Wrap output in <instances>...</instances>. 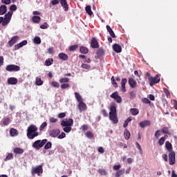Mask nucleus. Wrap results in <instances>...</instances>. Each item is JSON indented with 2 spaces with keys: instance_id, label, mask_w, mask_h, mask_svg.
I'll use <instances>...</instances> for the list:
<instances>
[{
  "instance_id": "0eeeda50",
  "label": "nucleus",
  "mask_w": 177,
  "mask_h": 177,
  "mask_svg": "<svg viewBox=\"0 0 177 177\" xmlns=\"http://www.w3.org/2000/svg\"><path fill=\"white\" fill-rule=\"evenodd\" d=\"M73 124H74V120L71 118H69L67 120H62L61 122V125L62 127H73Z\"/></svg>"
},
{
  "instance_id": "79ce46f5",
  "label": "nucleus",
  "mask_w": 177,
  "mask_h": 177,
  "mask_svg": "<svg viewBox=\"0 0 177 177\" xmlns=\"http://www.w3.org/2000/svg\"><path fill=\"white\" fill-rule=\"evenodd\" d=\"M65 128L63 129L64 132H66V133H69V132H71V127L70 126H64Z\"/></svg>"
},
{
  "instance_id": "f3484780",
  "label": "nucleus",
  "mask_w": 177,
  "mask_h": 177,
  "mask_svg": "<svg viewBox=\"0 0 177 177\" xmlns=\"http://www.w3.org/2000/svg\"><path fill=\"white\" fill-rule=\"evenodd\" d=\"M129 84L130 85L131 88H136L138 86L136 80L132 77L129 78Z\"/></svg>"
},
{
  "instance_id": "8fccbe9b",
  "label": "nucleus",
  "mask_w": 177,
  "mask_h": 177,
  "mask_svg": "<svg viewBox=\"0 0 177 177\" xmlns=\"http://www.w3.org/2000/svg\"><path fill=\"white\" fill-rule=\"evenodd\" d=\"M70 87V84L68 83H64L61 84V88L62 89H67Z\"/></svg>"
},
{
  "instance_id": "c756f323",
  "label": "nucleus",
  "mask_w": 177,
  "mask_h": 177,
  "mask_svg": "<svg viewBox=\"0 0 177 177\" xmlns=\"http://www.w3.org/2000/svg\"><path fill=\"white\" fill-rule=\"evenodd\" d=\"M165 148L167 151H169L170 153L172 152V144L169 142V141H167L165 142Z\"/></svg>"
},
{
  "instance_id": "393cba45",
  "label": "nucleus",
  "mask_w": 177,
  "mask_h": 177,
  "mask_svg": "<svg viewBox=\"0 0 177 177\" xmlns=\"http://www.w3.org/2000/svg\"><path fill=\"white\" fill-rule=\"evenodd\" d=\"M80 52L83 55H86V53L89 52V50L88 49V48L82 46L80 47Z\"/></svg>"
},
{
  "instance_id": "9b49d317",
  "label": "nucleus",
  "mask_w": 177,
  "mask_h": 177,
  "mask_svg": "<svg viewBox=\"0 0 177 177\" xmlns=\"http://www.w3.org/2000/svg\"><path fill=\"white\" fill-rule=\"evenodd\" d=\"M77 107H78L80 113L82 111H85V110H86V109H88V107L86 106V104L82 101H80V102H79Z\"/></svg>"
},
{
  "instance_id": "5701e85b",
  "label": "nucleus",
  "mask_w": 177,
  "mask_h": 177,
  "mask_svg": "<svg viewBox=\"0 0 177 177\" xmlns=\"http://www.w3.org/2000/svg\"><path fill=\"white\" fill-rule=\"evenodd\" d=\"M106 30L108 32H109V35L112 38H115V33H114V31L113 30V29H111V27H110V26H106Z\"/></svg>"
},
{
  "instance_id": "c03bdc74",
  "label": "nucleus",
  "mask_w": 177,
  "mask_h": 177,
  "mask_svg": "<svg viewBox=\"0 0 177 177\" xmlns=\"http://www.w3.org/2000/svg\"><path fill=\"white\" fill-rule=\"evenodd\" d=\"M10 160H13V154L12 153H8L6 158L4 159V161H9Z\"/></svg>"
},
{
  "instance_id": "4be33fe9",
  "label": "nucleus",
  "mask_w": 177,
  "mask_h": 177,
  "mask_svg": "<svg viewBox=\"0 0 177 177\" xmlns=\"http://www.w3.org/2000/svg\"><path fill=\"white\" fill-rule=\"evenodd\" d=\"M8 12V7L6 5H2L0 6V16L5 15Z\"/></svg>"
},
{
  "instance_id": "37998d69",
  "label": "nucleus",
  "mask_w": 177,
  "mask_h": 177,
  "mask_svg": "<svg viewBox=\"0 0 177 177\" xmlns=\"http://www.w3.org/2000/svg\"><path fill=\"white\" fill-rule=\"evenodd\" d=\"M12 15H13V12L9 11V12L5 15V19H7L8 20H10V19H12Z\"/></svg>"
},
{
  "instance_id": "f8f14e48",
  "label": "nucleus",
  "mask_w": 177,
  "mask_h": 177,
  "mask_svg": "<svg viewBox=\"0 0 177 177\" xmlns=\"http://www.w3.org/2000/svg\"><path fill=\"white\" fill-rule=\"evenodd\" d=\"M127 82H128V80H127V78L122 79V82H121V91L123 93H125V92H127V88L125 87V85L127 84Z\"/></svg>"
},
{
  "instance_id": "473e14b6",
  "label": "nucleus",
  "mask_w": 177,
  "mask_h": 177,
  "mask_svg": "<svg viewBox=\"0 0 177 177\" xmlns=\"http://www.w3.org/2000/svg\"><path fill=\"white\" fill-rule=\"evenodd\" d=\"M124 136L126 140H129L131 138V133L129 132V131H128V129L124 130Z\"/></svg>"
},
{
  "instance_id": "58836bf2",
  "label": "nucleus",
  "mask_w": 177,
  "mask_h": 177,
  "mask_svg": "<svg viewBox=\"0 0 177 177\" xmlns=\"http://www.w3.org/2000/svg\"><path fill=\"white\" fill-rule=\"evenodd\" d=\"M3 125H9L10 124V118H5L3 119Z\"/></svg>"
},
{
  "instance_id": "680f3d73",
  "label": "nucleus",
  "mask_w": 177,
  "mask_h": 177,
  "mask_svg": "<svg viewBox=\"0 0 177 177\" xmlns=\"http://www.w3.org/2000/svg\"><path fill=\"white\" fill-rule=\"evenodd\" d=\"M98 172H99L101 175H104V176L107 175V171H106L105 169H100L98 170Z\"/></svg>"
},
{
  "instance_id": "6e6d98bb",
  "label": "nucleus",
  "mask_w": 177,
  "mask_h": 177,
  "mask_svg": "<svg viewBox=\"0 0 177 177\" xmlns=\"http://www.w3.org/2000/svg\"><path fill=\"white\" fill-rule=\"evenodd\" d=\"M10 10H11V12H16V10H17V6L15 4L10 6Z\"/></svg>"
},
{
  "instance_id": "423d86ee",
  "label": "nucleus",
  "mask_w": 177,
  "mask_h": 177,
  "mask_svg": "<svg viewBox=\"0 0 177 177\" xmlns=\"http://www.w3.org/2000/svg\"><path fill=\"white\" fill-rule=\"evenodd\" d=\"M110 97H111V99H114L117 103H122V98L121 96H120V95H118V91H115L113 93L110 95Z\"/></svg>"
},
{
  "instance_id": "39448f33",
  "label": "nucleus",
  "mask_w": 177,
  "mask_h": 177,
  "mask_svg": "<svg viewBox=\"0 0 177 177\" xmlns=\"http://www.w3.org/2000/svg\"><path fill=\"white\" fill-rule=\"evenodd\" d=\"M148 81L149 82L150 86H153L156 85V84H158V82H160V76H158V75H156L154 77H149L148 78Z\"/></svg>"
},
{
  "instance_id": "338daca9",
  "label": "nucleus",
  "mask_w": 177,
  "mask_h": 177,
  "mask_svg": "<svg viewBox=\"0 0 177 177\" xmlns=\"http://www.w3.org/2000/svg\"><path fill=\"white\" fill-rule=\"evenodd\" d=\"M59 2H60V0H52L50 3H52L53 6H55V5H59Z\"/></svg>"
},
{
  "instance_id": "c9c22d12",
  "label": "nucleus",
  "mask_w": 177,
  "mask_h": 177,
  "mask_svg": "<svg viewBox=\"0 0 177 177\" xmlns=\"http://www.w3.org/2000/svg\"><path fill=\"white\" fill-rule=\"evenodd\" d=\"M60 84H67L68 82H70V79L68 77H62L59 79Z\"/></svg>"
},
{
  "instance_id": "6e6552de",
  "label": "nucleus",
  "mask_w": 177,
  "mask_h": 177,
  "mask_svg": "<svg viewBox=\"0 0 177 177\" xmlns=\"http://www.w3.org/2000/svg\"><path fill=\"white\" fill-rule=\"evenodd\" d=\"M59 135H60V129H53L49 132V136L51 138H57Z\"/></svg>"
},
{
  "instance_id": "864d4df0",
  "label": "nucleus",
  "mask_w": 177,
  "mask_h": 177,
  "mask_svg": "<svg viewBox=\"0 0 177 177\" xmlns=\"http://www.w3.org/2000/svg\"><path fill=\"white\" fill-rule=\"evenodd\" d=\"M51 148H52V142H47L44 146L45 150H48Z\"/></svg>"
},
{
  "instance_id": "9d476101",
  "label": "nucleus",
  "mask_w": 177,
  "mask_h": 177,
  "mask_svg": "<svg viewBox=\"0 0 177 177\" xmlns=\"http://www.w3.org/2000/svg\"><path fill=\"white\" fill-rule=\"evenodd\" d=\"M91 46L93 49H97L99 48V41L95 37L91 39Z\"/></svg>"
},
{
  "instance_id": "ea45409f",
  "label": "nucleus",
  "mask_w": 177,
  "mask_h": 177,
  "mask_svg": "<svg viewBox=\"0 0 177 177\" xmlns=\"http://www.w3.org/2000/svg\"><path fill=\"white\" fill-rule=\"evenodd\" d=\"M111 84L113 85L115 88H118V84L115 82V79H114V76H112L111 78Z\"/></svg>"
},
{
  "instance_id": "052dcab7",
  "label": "nucleus",
  "mask_w": 177,
  "mask_h": 177,
  "mask_svg": "<svg viewBox=\"0 0 177 177\" xmlns=\"http://www.w3.org/2000/svg\"><path fill=\"white\" fill-rule=\"evenodd\" d=\"M143 103H145V104H151V101L149 100L148 98H144L142 100Z\"/></svg>"
},
{
  "instance_id": "6ab92c4d",
  "label": "nucleus",
  "mask_w": 177,
  "mask_h": 177,
  "mask_svg": "<svg viewBox=\"0 0 177 177\" xmlns=\"http://www.w3.org/2000/svg\"><path fill=\"white\" fill-rule=\"evenodd\" d=\"M109 120L112 121L113 124H118V117L117 114L109 115Z\"/></svg>"
},
{
  "instance_id": "72a5a7b5",
  "label": "nucleus",
  "mask_w": 177,
  "mask_h": 177,
  "mask_svg": "<svg viewBox=\"0 0 177 177\" xmlns=\"http://www.w3.org/2000/svg\"><path fill=\"white\" fill-rule=\"evenodd\" d=\"M130 113L132 115H138V114H139V109L136 108H131L130 109Z\"/></svg>"
},
{
  "instance_id": "de8ad7c7",
  "label": "nucleus",
  "mask_w": 177,
  "mask_h": 177,
  "mask_svg": "<svg viewBox=\"0 0 177 177\" xmlns=\"http://www.w3.org/2000/svg\"><path fill=\"white\" fill-rule=\"evenodd\" d=\"M34 43L39 45L41 44V37H35L34 38Z\"/></svg>"
},
{
  "instance_id": "7c9ffc66",
  "label": "nucleus",
  "mask_w": 177,
  "mask_h": 177,
  "mask_svg": "<svg viewBox=\"0 0 177 177\" xmlns=\"http://www.w3.org/2000/svg\"><path fill=\"white\" fill-rule=\"evenodd\" d=\"M10 136L15 137L17 136V135H19V133L17 132V129L12 128L10 130Z\"/></svg>"
},
{
  "instance_id": "3c124183",
  "label": "nucleus",
  "mask_w": 177,
  "mask_h": 177,
  "mask_svg": "<svg viewBox=\"0 0 177 177\" xmlns=\"http://www.w3.org/2000/svg\"><path fill=\"white\" fill-rule=\"evenodd\" d=\"M158 145L159 146H162V145H164V143H165V138H160L158 140Z\"/></svg>"
},
{
  "instance_id": "a878e982",
  "label": "nucleus",
  "mask_w": 177,
  "mask_h": 177,
  "mask_svg": "<svg viewBox=\"0 0 177 177\" xmlns=\"http://www.w3.org/2000/svg\"><path fill=\"white\" fill-rule=\"evenodd\" d=\"M115 114H117V108L115 107V106L112 105L111 106V108H110L109 115H115Z\"/></svg>"
},
{
  "instance_id": "49530a36",
  "label": "nucleus",
  "mask_w": 177,
  "mask_h": 177,
  "mask_svg": "<svg viewBox=\"0 0 177 177\" xmlns=\"http://www.w3.org/2000/svg\"><path fill=\"white\" fill-rule=\"evenodd\" d=\"M162 133H167V135H169V129L167 127H163L161 129Z\"/></svg>"
},
{
  "instance_id": "5fc2aeb1",
  "label": "nucleus",
  "mask_w": 177,
  "mask_h": 177,
  "mask_svg": "<svg viewBox=\"0 0 177 177\" xmlns=\"http://www.w3.org/2000/svg\"><path fill=\"white\" fill-rule=\"evenodd\" d=\"M10 21V19H8L6 18H4L3 19L2 26H8L9 24V22Z\"/></svg>"
},
{
  "instance_id": "e2e57ef3",
  "label": "nucleus",
  "mask_w": 177,
  "mask_h": 177,
  "mask_svg": "<svg viewBox=\"0 0 177 177\" xmlns=\"http://www.w3.org/2000/svg\"><path fill=\"white\" fill-rule=\"evenodd\" d=\"M40 28H41L42 30H46V28H48V23L45 22L43 24H41L40 26Z\"/></svg>"
},
{
  "instance_id": "13d9d810",
  "label": "nucleus",
  "mask_w": 177,
  "mask_h": 177,
  "mask_svg": "<svg viewBox=\"0 0 177 177\" xmlns=\"http://www.w3.org/2000/svg\"><path fill=\"white\" fill-rule=\"evenodd\" d=\"M164 92L167 96V97H171V93H169V90L167 88L164 89Z\"/></svg>"
},
{
  "instance_id": "e433bc0d",
  "label": "nucleus",
  "mask_w": 177,
  "mask_h": 177,
  "mask_svg": "<svg viewBox=\"0 0 177 177\" xmlns=\"http://www.w3.org/2000/svg\"><path fill=\"white\" fill-rule=\"evenodd\" d=\"M75 96L78 103H80V102H82V97L81 96L80 94H79V93L75 92Z\"/></svg>"
},
{
  "instance_id": "bb28decb",
  "label": "nucleus",
  "mask_w": 177,
  "mask_h": 177,
  "mask_svg": "<svg viewBox=\"0 0 177 177\" xmlns=\"http://www.w3.org/2000/svg\"><path fill=\"white\" fill-rule=\"evenodd\" d=\"M35 84L37 86H41V85H44V81L41 79V77H37L35 80Z\"/></svg>"
},
{
  "instance_id": "2eb2a0df",
  "label": "nucleus",
  "mask_w": 177,
  "mask_h": 177,
  "mask_svg": "<svg viewBox=\"0 0 177 177\" xmlns=\"http://www.w3.org/2000/svg\"><path fill=\"white\" fill-rule=\"evenodd\" d=\"M19 40V36H14L11 38L10 41H8L9 46L12 47L17 41Z\"/></svg>"
},
{
  "instance_id": "dca6fc26",
  "label": "nucleus",
  "mask_w": 177,
  "mask_h": 177,
  "mask_svg": "<svg viewBox=\"0 0 177 177\" xmlns=\"http://www.w3.org/2000/svg\"><path fill=\"white\" fill-rule=\"evenodd\" d=\"M140 128H146V127H150L151 122L150 120H144L139 124Z\"/></svg>"
},
{
  "instance_id": "2f4dec72",
  "label": "nucleus",
  "mask_w": 177,
  "mask_h": 177,
  "mask_svg": "<svg viewBox=\"0 0 177 177\" xmlns=\"http://www.w3.org/2000/svg\"><path fill=\"white\" fill-rule=\"evenodd\" d=\"M32 21H33V23H35V24L39 23V21H41V17L34 15L32 18Z\"/></svg>"
},
{
  "instance_id": "a19ab883",
  "label": "nucleus",
  "mask_w": 177,
  "mask_h": 177,
  "mask_svg": "<svg viewBox=\"0 0 177 177\" xmlns=\"http://www.w3.org/2000/svg\"><path fill=\"white\" fill-rule=\"evenodd\" d=\"M96 55H97V56H103L104 55V50L102 48H99L97 50Z\"/></svg>"
},
{
  "instance_id": "774afa93",
  "label": "nucleus",
  "mask_w": 177,
  "mask_h": 177,
  "mask_svg": "<svg viewBox=\"0 0 177 177\" xmlns=\"http://www.w3.org/2000/svg\"><path fill=\"white\" fill-rule=\"evenodd\" d=\"M49 121H50V122L53 124L55 122H57L58 120L55 118H50Z\"/></svg>"
},
{
  "instance_id": "ddd939ff",
  "label": "nucleus",
  "mask_w": 177,
  "mask_h": 177,
  "mask_svg": "<svg viewBox=\"0 0 177 177\" xmlns=\"http://www.w3.org/2000/svg\"><path fill=\"white\" fill-rule=\"evenodd\" d=\"M61 6L65 12H68V3H67V0H59Z\"/></svg>"
},
{
  "instance_id": "7ed1b4c3",
  "label": "nucleus",
  "mask_w": 177,
  "mask_h": 177,
  "mask_svg": "<svg viewBox=\"0 0 177 177\" xmlns=\"http://www.w3.org/2000/svg\"><path fill=\"white\" fill-rule=\"evenodd\" d=\"M48 142V140L44 139L41 141V140H36L33 144H32V147L34 149H36V150H39L41 147H44V145Z\"/></svg>"
},
{
  "instance_id": "a18cd8bd",
  "label": "nucleus",
  "mask_w": 177,
  "mask_h": 177,
  "mask_svg": "<svg viewBox=\"0 0 177 177\" xmlns=\"http://www.w3.org/2000/svg\"><path fill=\"white\" fill-rule=\"evenodd\" d=\"M77 49H78V45L77 44L73 45V46H71L69 47V50H71V52H74V50H77Z\"/></svg>"
},
{
  "instance_id": "4c0bfd02",
  "label": "nucleus",
  "mask_w": 177,
  "mask_h": 177,
  "mask_svg": "<svg viewBox=\"0 0 177 177\" xmlns=\"http://www.w3.org/2000/svg\"><path fill=\"white\" fill-rule=\"evenodd\" d=\"M86 136L88 139H93V138H94L95 135L93 134V133L92 131H87L86 133Z\"/></svg>"
},
{
  "instance_id": "b1692460",
  "label": "nucleus",
  "mask_w": 177,
  "mask_h": 177,
  "mask_svg": "<svg viewBox=\"0 0 177 177\" xmlns=\"http://www.w3.org/2000/svg\"><path fill=\"white\" fill-rule=\"evenodd\" d=\"M13 153H15V154H23L24 149L20 147H16L13 149Z\"/></svg>"
},
{
  "instance_id": "1a4fd4ad",
  "label": "nucleus",
  "mask_w": 177,
  "mask_h": 177,
  "mask_svg": "<svg viewBox=\"0 0 177 177\" xmlns=\"http://www.w3.org/2000/svg\"><path fill=\"white\" fill-rule=\"evenodd\" d=\"M169 161L170 165H174L176 162L175 151L170 152L169 154Z\"/></svg>"
},
{
  "instance_id": "69168bd1",
  "label": "nucleus",
  "mask_w": 177,
  "mask_h": 177,
  "mask_svg": "<svg viewBox=\"0 0 177 177\" xmlns=\"http://www.w3.org/2000/svg\"><path fill=\"white\" fill-rule=\"evenodd\" d=\"M11 2V0H1V3H4V5H10Z\"/></svg>"
},
{
  "instance_id": "c85d7f7f",
  "label": "nucleus",
  "mask_w": 177,
  "mask_h": 177,
  "mask_svg": "<svg viewBox=\"0 0 177 177\" xmlns=\"http://www.w3.org/2000/svg\"><path fill=\"white\" fill-rule=\"evenodd\" d=\"M125 174V169H122L120 170H118L117 172L115 174V177H121L122 175H124Z\"/></svg>"
},
{
  "instance_id": "f704fd0d",
  "label": "nucleus",
  "mask_w": 177,
  "mask_h": 177,
  "mask_svg": "<svg viewBox=\"0 0 177 177\" xmlns=\"http://www.w3.org/2000/svg\"><path fill=\"white\" fill-rule=\"evenodd\" d=\"M86 12L88 16H92V15H93V12H92V8L91 6H87L86 7Z\"/></svg>"
},
{
  "instance_id": "4d7b16f0",
  "label": "nucleus",
  "mask_w": 177,
  "mask_h": 177,
  "mask_svg": "<svg viewBox=\"0 0 177 177\" xmlns=\"http://www.w3.org/2000/svg\"><path fill=\"white\" fill-rule=\"evenodd\" d=\"M51 85L54 86V88H59L60 86V84H59V82H52Z\"/></svg>"
},
{
  "instance_id": "0e129e2a",
  "label": "nucleus",
  "mask_w": 177,
  "mask_h": 177,
  "mask_svg": "<svg viewBox=\"0 0 177 177\" xmlns=\"http://www.w3.org/2000/svg\"><path fill=\"white\" fill-rule=\"evenodd\" d=\"M120 168H121V165H116L113 167V171H120Z\"/></svg>"
},
{
  "instance_id": "f03ea898",
  "label": "nucleus",
  "mask_w": 177,
  "mask_h": 177,
  "mask_svg": "<svg viewBox=\"0 0 177 177\" xmlns=\"http://www.w3.org/2000/svg\"><path fill=\"white\" fill-rule=\"evenodd\" d=\"M41 174H44V169L42 168V165H40L35 167H32L31 169V174L32 176H35V175L41 176Z\"/></svg>"
},
{
  "instance_id": "f257e3e1",
  "label": "nucleus",
  "mask_w": 177,
  "mask_h": 177,
  "mask_svg": "<svg viewBox=\"0 0 177 177\" xmlns=\"http://www.w3.org/2000/svg\"><path fill=\"white\" fill-rule=\"evenodd\" d=\"M38 127L35 124H30L26 130V136L28 139L32 140L39 135Z\"/></svg>"
},
{
  "instance_id": "bf43d9fd",
  "label": "nucleus",
  "mask_w": 177,
  "mask_h": 177,
  "mask_svg": "<svg viewBox=\"0 0 177 177\" xmlns=\"http://www.w3.org/2000/svg\"><path fill=\"white\" fill-rule=\"evenodd\" d=\"M129 95L130 99H135V97H136V93H135V91H131Z\"/></svg>"
},
{
  "instance_id": "cd10ccee",
  "label": "nucleus",
  "mask_w": 177,
  "mask_h": 177,
  "mask_svg": "<svg viewBox=\"0 0 177 177\" xmlns=\"http://www.w3.org/2000/svg\"><path fill=\"white\" fill-rule=\"evenodd\" d=\"M53 64V58H48L45 61L44 66L49 67V66H52Z\"/></svg>"
},
{
  "instance_id": "603ef678",
  "label": "nucleus",
  "mask_w": 177,
  "mask_h": 177,
  "mask_svg": "<svg viewBox=\"0 0 177 177\" xmlns=\"http://www.w3.org/2000/svg\"><path fill=\"white\" fill-rule=\"evenodd\" d=\"M46 127H48V123H46V122H44L40 127H39V130L40 131H44V129H45Z\"/></svg>"
},
{
  "instance_id": "aec40b11",
  "label": "nucleus",
  "mask_w": 177,
  "mask_h": 177,
  "mask_svg": "<svg viewBox=\"0 0 177 177\" xmlns=\"http://www.w3.org/2000/svg\"><path fill=\"white\" fill-rule=\"evenodd\" d=\"M26 44H27V40H24L21 42H20L19 44H16L15 46V50H17L20 49V48H23Z\"/></svg>"
},
{
  "instance_id": "412c9836",
  "label": "nucleus",
  "mask_w": 177,
  "mask_h": 177,
  "mask_svg": "<svg viewBox=\"0 0 177 177\" xmlns=\"http://www.w3.org/2000/svg\"><path fill=\"white\" fill-rule=\"evenodd\" d=\"M58 57L61 59L63 60L64 62H66V60H68V55L67 54L64 53H60L58 55Z\"/></svg>"
},
{
  "instance_id": "20e7f679",
  "label": "nucleus",
  "mask_w": 177,
  "mask_h": 177,
  "mask_svg": "<svg viewBox=\"0 0 177 177\" xmlns=\"http://www.w3.org/2000/svg\"><path fill=\"white\" fill-rule=\"evenodd\" d=\"M6 70L10 73L20 71V66L15 64H10L6 67Z\"/></svg>"
},
{
  "instance_id": "a211bd4d",
  "label": "nucleus",
  "mask_w": 177,
  "mask_h": 177,
  "mask_svg": "<svg viewBox=\"0 0 177 177\" xmlns=\"http://www.w3.org/2000/svg\"><path fill=\"white\" fill-rule=\"evenodd\" d=\"M113 49L116 53H121L122 52V48L117 44L113 45Z\"/></svg>"
},
{
  "instance_id": "09e8293b",
  "label": "nucleus",
  "mask_w": 177,
  "mask_h": 177,
  "mask_svg": "<svg viewBox=\"0 0 177 177\" xmlns=\"http://www.w3.org/2000/svg\"><path fill=\"white\" fill-rule=\"evenodd\" d=\"M82 68H84V70H90L91 68V65L87 64H82L81 65Z\"/></svg>"
},
{
  "instance_id": "4468645a",
  "label": "nucleus",
  "mask_w": 177,
  "mask_h": 177,
  "mask_svg": "<svg viewBox=\"0 0 177 177\" xmlns=\"http://www.w3.org/2000/svg\"><path fill=\"white\" fill-rule=\"evenodd\" d=\"M8 85H17L18 80L16 77H10L7 80Z\"/></svg>"
}]
</instances>
